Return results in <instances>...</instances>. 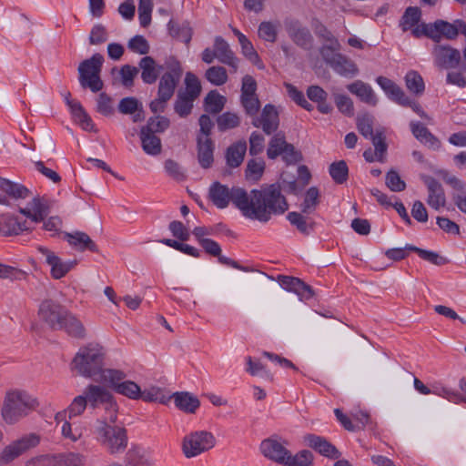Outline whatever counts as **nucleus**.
Masks as SVG:
<instances>
[{
    "instance_id": "nucleus-1",
    "label": "nucleus",
    "mask_w": 466,
    "mask_h": 466,
    "mask_svg": "<svg viewBox=\"0 0 466 466\" xmlns=\"http://www.w3.org/2000/svg\"><path fill=\"white\" fill-rule=\"evenodd\" d=\"M209 198L218 208H225L231 201L241 214L249 219L267 223L272 216L281 215L289 208L280 187L276 184L262 186L247 192L241 187H228L215 182L209 188Z\"/></svg>"
},
{
    "instance_id": "nucleus-2",
    "label": "nucleus",
    "mask_w": 466,
    "mask_h": 466,
    "mask_svg": "<svg viewBox=\"0 0 466 466\" xmlns=\"http://www.w3.org/2000/svg\"><path fill=\"white\" fill-rule=\"evenodd\" d=\"M106 349L99 343L91 342L81 347L71 362L72 370L78 375L96 380L105 367Z\"/></svg>"
},
{
    "instance_id": "nucleus-3",
    "label": "nucleus",
    "mask_w": 466,
    "mask_h": 466,
    "mask_svg": "<svg viewBox=\"0 0 466 466\" xmlns=\"http://www.w3.org/2000/svg\"><path fill=\"white\" fill-rule=\"evenodd\" d=\"M38 405L37 399L25 390H8L2 407V419L6 424L14 425L35 410Z\"/></svg>"
},
{
    "instance_id": "nucleus-4",
    "label": "nucleus",
    "mask_w": 466,
    "mask_h": 466,
    "mask_svg": "<svg viewBox=\"0 0 466 466\" xmlns=\"http://www.w3.org/2000/svg\"><path fill=\"white\" fill-rule=\"evenodd\" d=\"M96 441L110 454L123 453L127 448V431L116 423L106 424L104 420H96L93 427Z\"/></svg>"
},
{
    "instance_id": "nucleus-5",
    "label": "nucleus",
    "mask_w": 466,
    "mask_h": 466,
    "mask_svg": "<svg viewBox=\"0 0 466 466\" xmlns=\"http://www.w3.org/2000/svg\"><path fill=\"white\" fill-rule=\"evenodd\" d=\"M54 202L39 196L34 197L26 208H19V212L32 222H43V228L47 231L58 232L62 228V219L53 216L46 219L50 213Z\"/></svg>"
},
{
    "instance_id": "nucleus-6",
    "label": "nucleus",
    "mask_w": 466,
    "mask_h": 466,
    "mask_svg": "<svg viewBox=\"0 0 466 466\" xmlns=\"http://www.w3.org/2000/svg\"><path fill=\"white\" fill-rule=\"evenodd\" d=\"M466 30V24L462 20H455L449 23L444 20H437L432 24H422L413 29L412 35L416 37L427 35L428 37L440 41L441 36L448 39H454L459 33L463 34Z\"/></svg>"
},
{
    "instance_id": "nucleus-7",
    "label": "nucleus",
    "mask_w": 466,
    "mask_h": 466,
    "mask_svg": "<svg viewBox=\"0 0 466 466\" xmlns=\"http://www.w3.org/2000/svg\"><path fill=\"white\" fill-rule=\"evenodd\" d=\"M103 62V56L95 54L80 63L78 73L82 87L89 88L92 92H98L103 88V81L100 78Z\"/></svg>"
},
{
    "instance_id": "nucleus-8",
    "label": "nucleus",
    "mask_w": 466,
    "mask_h": 466,
    "mask_svg": "<svg viewBox=\"0 0 466 466\" xmlns=\"http://www.w3.org/2000/svg\"><path fill=\"white\" fill-rule=\"evenodd\" d=\"M216 439L211 432L198 431L186 435L182 441V451L187 458L196 457L212 449Z\"/></svg>"
},
{
    "instance_id": "nucleus-9",
    "label": "nucleus",
    "mask_w": 466,
    "mask_h": 466,
    "mask_svg": "<svg viewBox=\"0 0 466 466\" xmlns=\"http://www.w3.org/2000/svg\"><path fill=\"white\" fill-rule=\"evenodd\" d=\"M377 84L381 87L390 99L402 106H409L416 112L420 117L427 118L428 116L421 108L419 103L411 100L404 91L392 80L385 76H379L376 79Z\"/></svg>"
},
{
    "instance_id": "nucleus-10",
    "label": "nucleus",
    "mask_w": 466,
    "mask_h": 466,
    "mask_svg": "<svg viewBox=\"0 0 466 466\" xmlns=\"http://www.w3.org/2000/svg\"><path fill=\"white\" fill-rule=\"evenodd\" d=\"M324 61L339 75L352 77L358 74L356 64L347 56L335 53L330 46H325L320 49Z\"/></svg>"
},
{
    "instance_id": "nucleus-11",
    "label": "nucleus",
    "mask_w": 466,
    "mask_h": 466,
    "mask_svg": "<svg viewBox=\"0 0 466 466\" xmlns=\"http://www.w3.org/2000/svg\"><path fill=\"white\" fill-rule=\"evenodd\" d=\"M68 311L65 307L53 299H45L38 309L39 318L53 329H62L63 321Z\"/></svg>"
},
{
    "instance_id": "nucleus-12",
    "label": "nucleus",
    "mask_w": 466,
    "mask_h": 466,
    "mask_svg": "<svg viewBox=\"0 0 466 466\" xmlns=\"http://www.w3.org/2000/svg\"><path fill=\"white\" fill-rule=\"evenodd\" d=\"M40 443V436L36 433L24 435L13 441L2 451V461L9 462L19 457L28 450Z\"/></svg>"
},
{
    "instance_id": "nucleus-13",
    "label": "nucleus",
    "mask_w": 466,
    "mask_h": 466,
    "mask_svg": "<svg viewBox=\"0 0 466 466\" xmlns=\"http://www.w3.org/2000/svg\"><path fill=\"white\" fill-rule=\"evenodd\" d=\"M289 442L275 437L266 439L260 443V451L267 459L286 466L289 451L287 449Z\"/></svg>"
},
{
    "instance_id": "nucleus-14",
    "label": "nucleus",
    "mask_w": 466,
    "mask_h": 466,
    "mask_svg": "<svg viewBox=\"0 0 466 466\" xmlns=\"http://www.w3.org/2000/svg\"><path fill=\"white\" fill-rule=\"evenodd\" d=\"M435 174L453 188L452 200L455 206L466 214V184L445 169H438Z\"/></svg>"
},
{
    "instance_id": "nucleus-15",
    "label": "nucleus",
    "mask_w": 466,
    "mask_h": 466,
    "mask_svg": "<svg viewBox=\"0 0 466 466\" xmlns=\"http://www.w3.org/2000/svg\"><path fill=\"white\" fill-rule=\"evenodd\" d=\"M30 195L31 191L24 185L2 177V205L10 206L11 201L24 200Z\"/></svg>"
},
{
    "instance_id": "nucleus-16",
    "label": "nucleus",
    "mask_w": 466,
    "mask_h": 466,
    "mask_svg": "<svg viewBox=\"0 0 466 466\" xmlns=\"http://www.w3.org/2000/svg\"><path fill=\"white\" fill-rule=\"evenodd\" d=\"M420 177L428 189L427 204L435 210L444 207L446 198L441 184L428 175H422Z\"/></svg>"
},
{
    "instance_id": "nucleus-17",
    "label": "nucleus",
    "mask_w": 466,
    "mask_h": 466,
    "mask_svg": "<svg viewBox=\"0 0 466 466\" xmlns=\"http://www.w3.org/2000/svg\"><path fill=\"white\" fill-rule=\"evenodd\" d=\"M432 55L436 65L444 68L457 67L461 58L460 51L450 46H435Z\"/></svg>"
},
{
    "instance_id": "nucleus-18",
    "label": "nucleus",
    "mask_w": 466,
    "mask_h": 466,
    "mask_svg": "<svg viewBox=\"0 0 466 466\" xmlns=\"http://www.w3.org/2000/svg\"><path fill=\"white\" fill-rule=\"evenodd\" d=\"M303 440L306 445L325 457L339 459L341 455L339 450L324 437L315 434H306Z\"/></svg>"
},
{
    "instance_id": "nucleus-19",
    "label": "nucleus",
    "mask_w": 466,
    "mask_h": 466,
    "mask_svg": "<svg viewBox=\"0 0 466 466\" xmlns=\"http://www.w3.org/2000/svg\"><path fill=\"white\" fill-rule=\"evenodd\" d=\"M39 251L46 257V261L51 268V274L56 279L63 278L76 264V261H62L46 248L41 247L39 248Z\"/></svg>"
},
{
    "instance_id": "nucleus-20",
    "label": "nucleus",
    "mask_w": 466,
    "mask_h": 466,
    "mask_svg": "<svg viewBox=\"0 0 466 466\" xmlns=\"http://www.w3.org/2000/svg\"><path fill=\"white\" fill-rule=\"evenodd\" d=\"M252 125L261 127L267 135H270L279 127V114L274 106L268 104L264 106L261 116L255 117Z\"/></svg>"
},
{
    "instance_id": "nucleus-21",
    "label": "nucleus",
    "mask_w": 466,
    "mask_h": 466,
    "mask_svg": "<svg viewBox=\"0 0 466 466\" xmlns=\"http://www.w3.org/2000/svg\"><path fill=\"white\" fill-rule=\"evenodd\" d=\"M83 395L87 400L89 408L95 410V415H98L101 405L112 394L102 386L89 384L85 388Z\"/></svg>"
},
{
    "instance_id": "nucleus-22",
    "label": "nucleus",
    "mask_w": 466,
    "mask_h": 466,
    "mask_svg": "<svg viewBox=\"0 0 466 466\" xmlns=\"http://www.w3.org/2000/svg\"><path fill=\"white\" fill-rule=\"evenodd\" d=\"M65 238L70 245V247L77 251H98L96 243L90 238V237L86 233L83 231L76 230L74 232H65Z\"/></svg>"
},
{
    "instance_id": "nucleus-23",
    "label": "nucleus",
    "mask_w": 466,
    "mask_h": 466,
    "mask_svg": "<svg viewBox=\"0 0 466 466\" xmlns=\"http://www.w3.org/2000/svg\"><path fill=\"white\" fill-rule=\"evenodd\" d=\"M214 49L217 59L225 65L231 66L234 71L238 69V59L235 56L229 45L221 37L216 36L214 40Z\"/></svg>"
},
{
    "instance_id": "nucleus-24",
    "label": "nucleus",
    "mask_w": 466,
    "mask_h": 466,
    "mask_svg": "<svg viewBox=\"0 0 466 466\" xmlns=\"http://www.w3.org/2000/svg\"><path fill=\"white\" fill-rule=\"evenodd\" d=\"M169 397L174 399L176 407L186 413L194 414L200 406L198 397L187 391H177Z\"/></svg>"
},
{
    "instance_id": "nucleus-25",
    "label": "nucleus",
    "mask_w": 466,
    "mask_h": 466,
    "mask_svg": "<svg viewBox=\"0 0 466 466\" xmlns=\"http://www.w3.org/2000/svg\"><path fill=\"white\" fill-rule=\"evenodd\" d=\"M288 34L291 40L304 49H309L312 44V35L309 30L298 23H291L287 27Z\"/></svg>"
},
{
    "instance_id": "nucleus-26",
    "label": "nucleus",
    "mask_w": 466,
    "mask_h": 466,
    "mask_svg": "<svg viewBox=\"0 0 466 466\" xmlns=\"http://www.w3.org/2000/svg\"><path fill=\"white\" fill-rule=\"evenodd\" d=\"M198 158L203 168H208L213 163L214 143L210 137H198Z\"/></svg>"
},
{
    "instance_id": "nucleus-27",
    "label": "nucleus",
    "mask_w": 466,
    "mask_h": 466,
    "mask_svg": "<svg viewBox=\"0 0 466 466\" xmlns=\"http://www.w3.org/2000/svg\"><path fill=\"white\" fill-rule=\"evenodd\" d=\"M118 110L125 115H132L135 123L144 120L145 115L142 104L133 96L122 98L118 104Z\"/></svg>"
},
{
    "instance_id": "nucleus-28",
    "label": "nucleus",
    "mask_w": 466,
    "mask_h": 466,
    "mask_svg": "<svg viewBox=\"0 0 466 466\" xmlns=\"http://www.w3.org/2000/svg\"><path fill=\"white\" fill-rule=\"evenodd\" d=\"M348 90L360 98L361 101L375 106L378 98L371 86L360 80H357L347 86Z\"/></svg>"
},
{
    "instance_id": "nucleus-29",
    "label": "nucleus",
    "mask_w": 466,
    "mask_h": 466,
    "mask_svg": "<svg viewBox=\"0 0 466 466\" xmlns=\"http://www.w3.org/2000/svg\"><path fill=\"white\" fill-rule=\"evenodd\" d=\"M126 466H153V461L145 449L135 446L126 454Z\"/></svg>"
},
{
    "instance_id": "nucleus-30",
    "label": "nucleus",
    "mask_w": 466,
    "mask_h": 466,
    "mask_svg": "<svg viewBox=\"0 0 466 466\" xmlns=\"http://www.w3.org/2000/svg\"><path fill=\"white\" fill-rule=\"evenodd\" d=\"M67 106L70 108L71 114L76 122H77L81 127L86 131H93L95 130V125L88 116V114L85 111L81 104L77 101H67Z\"/></svg>"
},
{
    "instance_id": "nucleus-31",
    "label": "nucleus",
    "mask_w": 466,
    "mask_h": 466,
    "mask_svg": "<svg viewBox=\"0 0 466 466\" xmlns=\"http://www.w3.org/2000/svg\"><path fill=\"white\" fill-rule=\"evenodd\" d=\"M118 405L111 395L98 410V415L96 420H104L106 424L116 423L117 420Z\"/></svg>"
},
{
    "instance_id": "nucleus-32",
    "label": "nucleus",
    "mask_w": 466,
    "mask_h": 466,
    "mask_svg": "<svg viewBox=\"0 0 466 466\" xmlns=\"http://www.w3.org/2000/svg\"><path fill=\"white\" fill-rule=\"evenodd\" d=\"M139 67L142 70L141 78L146 84H153L158 76V71L163 68H157L156 61L151 56H145L139 62Z\"/></svg>"
},
{
    "instance_id": "nucleus-33",
    "label": "nucleus",
    "mask_w": 466,
    "mask_h": 466,
    "mask_svg": "<svg viewBox=\"0 0 466 466\" xmlns=\"http://www.w3.org/2000/svg\"><path fill=\"white\" fill-rule=\"evenodd\" d=\"M125 378L126 374L119 370L103 368L95 381L105 383L116 390V386L120 385L125 380Z\"/></svg>"
},
{
    "instance_id": "nucleus-34",
    "label": "nucleus",
    "mask_w": 466,
    "mask_h": 466,
    "mask_svg": "<svg viewBox=\"0 0 466 466\" xmlns=\"http://www.w3.org/2000/svg\"><path fill=\"white\" fill-rule=\"evenodd\" d=\"M86 456L79 452H61L55 454V466H86Z\"/></svg>"
},
{
    "instance_id": "nucleus-35",
    "label": "nucleus",
    "mask_w": 466,
    "mask_h": 466,
    "mask_svg": "<svg viewBox=\"0 0 466 466\" xmlns=\"http://www.w3.org/2000/svg\"><path fill=\"white\" fill-rule=\"evenodd\" d=\"M179 81L180 78L172 76L169 74H163L159 80L157 96L162 100H169L173 96Z\"/></svg>"
},
{
    "instance_id": "nucleus-36",
    "label": "nucleus",
    "mask_w": 466,
    "mask_h": 466,
    "mask_svg": "<svg viewBox=\"0 0 466 466\" xmlns=\"http://www.w3.org/2000/svg\"><path fill=\"white\" fill-rule=\"evenodd\" d=\"M247 151V144L245 141H238L230 146L226 154L227 163L231 167H238L244 159Z\"/></svg>"
},
{
    "instance_id": "nucleus-37",
    "label": "nucleus",
    "mask_w": 466,
    "mask_h": 466,
    "mask_svg": "<svg viewBox=\"0 0 466 466\" xmlns=\"http://www.w3.org/2000/svg\"><path fill=\"white\" fill-rule=\"evenodd\" d=\"M140 139L142 148L147 155L157 156L161 153V140L157 136L141 129Z\"/></svg>"
},
{
    "instance_id": "nucleus-38",
    "label": "nucleus",
    "mask_w": 466,
    "mask_h": 466,
    "mask_svg": "<svg viewBox=\"0 0 466 466\" xmlns=\"http://www.w3.org/2000/svg\"><path fill=\"white\" fill-rule=\"evenodd\" d=\"M287 218L292 226L296 227L304 235H309L314 229L315 222L304 217L301 213L289 212Z\"/></svg>"
},
{
    "instance_id": "nucleus-39",
    "label": "nucleus",
    "mask_w": 466,
    "mask_h": 466,
    "mask_svg": "<svg viewBox=\"0 0 466 466\" xmlns=\"http://www.w3.org/2000/svg\"><path fill=\"white\" fill-rule=\"evenodd\" d=\"M227 102V98L218 91H210L205 97V110L208 113L216 115L222 111Z\"/></svg>"
},
{
    "instance_id": "nucleus-40",
    "label": "nucleus",
    "mask_w": 466,
    "mask_h": 466,
    "mask_svg": "<svg viewBox=\"0 0 466 466\" xmlns=\"http://www.w3.org/2000/svg\"><path fill=\"white\" fill-rule=\"evenodd\" d=\"M62 329H65L70 336L75 338L82 339L86 336V329L82 322L69 312L63 321Z\"/></svg>"
},
{
    "instance_id": "nucleus-41",
    "label": "nucleus",
    "mask_w": 466,
    "mask_h": 466,
    "mask_svg": "<svg viewBox=\"0 0 466 466\" xmlns=\"http://www.w3.org/2000/svg\"><path fill=\"white\" fill-rule=\"evenodd\" d=\"M421 12L420 9L417 6H410L408 7L404 15L401 17L400 26L403 31H408L410 29H414L418 25V23L420 19Z\"/></svg>"
},
{
    "instance_id": "nucleus-42",
    "label": "nucleus",
    "mask_w": 466,
    "mask_h": 466,
    "mask_svg": "<svg viewBox=\"0 0 466 466\" xmlns=\"http://www.w3.org/2000/svg\"><path fill=\"white\" fill-rule=\"evenodd\" d=\"M405 84L407 88L415 95H421L425 88L423 78L414 70H410L406 74Z\"/></svg>"
},
{
    "instance_id": "nucleus-43",
    "label": "nucleus",
    "mask_w": 466,
    "mask_h": 466,
    "mask_svg": "<svg viewBox=\"0 0 466 466\" xmlns=\"http://www.w3.org/2000/svg\"><path fill=\"white\" fill-rule=\"evenodd\" d=\"M140 399L147 402H159L167 404L170 400V397L165 395L162 389L158 387H150L141 390Z\"/></svg>"
},
{
    "instance_id": "nucleus-44",
    "label": "nucleus",
    "mask_w": 466,
    "mask_h": 466,
    "mask_svg": "<svg viewBox=\"0 0 466 466\" xmlns=\"http://www.w3.org/2000/svg\"><path fill=\"white\" fill-rule=\"evenodd\" d=\"M319 203V192L316 187H309L301 204V211L306 214L312 213Z\"/></svg>"
},
{
    "instance_id": "nucleus-45",
    "label": "nucleus",
    "mask_w": 466,
    "mask_h": 466,
    "mask_svg": "<svg viewBox=\"0 0 466 466\" xmlns=\"http://www.w3.org/2000/svg\"><path fill=\"white\" fill-rule=\"evenodd\" d=\"M205 77L208 82L217 86H222L228 81L227 70L219 66L209 67L205 73Z\"/></svg>"
},
{
    "instance_id": "nucleus-46",
    "label": "nucleus",
    "mask_w": 466,
    "mask_h": 466,
    "mask_svg": "<svg viewBox=\"0 0 466 466\" xmlns=\"http://www.w3.org/2000/svg\"><path fill=\"white\" fill-rule=\"evenodd\" d=\"M29 228L26 225V221H19L16 218H6L5 219V225L2 226V235L12 236L17 235L22 231L27 230Z\"/></svg>"
},
{
    "instance_id": "nucleus-47",
    "label": "nucleus",
    "mask_w": 466,
    "mask_h": 466,
    "mask_svg": "<svg viewBox=\"0 0 466 466\" xmlns=\"http://www.w3.org/2000/svg\"><path fill=\"white\" fill-rule=\"evenodd\" d=\"M169 119L163 116H157L155 117H150L147 121V124L144 126L141 129L156 135V133H162L169 127Z\"/></svg>"
},
{
    "instance_id": "nucleus-48",
    "label": "nucleus",
    "mask_w": 466,
    "mask_h": 466,
    "mask_svg": "<svg viewBox=\"0 0 466 466\" xmlns=\"http://www.w3.org/2000/svg\"><path fill=\"white\" fill-rule=\"evenodd\" d=\"M406 248H408L409 251L416 252L422 259L437 266L443 265L447 261L446 258L434 251L422 249L409 244L406 245Z\"/></svg>"
},
{
    "instance_id": "nucleus-49",
    "label": "nucleus",
    "mask_w": 466,
    "mask_h": 466,
    "mask_svg": "<svg viewBox=\"0 0 466 466\" xmlns=\"http://www.w3.org/2000/svg\"><path fill=\"white\" fill-rule=\"evenodd\" d=\"M312 463V452L308 450H302L295 455H292L291 452H289L286 466H311Z\"/></svg>"
},
{
    "instance_id": "nucleus-50",
    "label": "nucleus",
    "mask_w": 466,
    "mask_h": 466,
    "mask_svg": "<svg viewBox=\"0 0 466 466\" xmlns=\"http://www.w3.org/2000/svg\"><path fill=\"white\" fill-rule=\"evenodd\" d=\"M115 391L131 400H138L141 395L140 387L132 380H124L120 385L116 386Z\"/></svg>"
},
{
    "instance_id": "nucleus-51",
    "label": "nucleus",
    "mask_w": 466,
    "mask_h": 466,
    "mask_svg": "<svg viewBox=\"0 0 466 466\" xmlns=\"http://www.w3.org/2000/svg\"><path fill=\"white\" fill-rule=\"evenodd\" d=\"M265 162L262 159H250L246 168L248 180L258 181L263 175Z\"/></svg>"
},
{
    "instance_id": "nucleus-52",
    "label": "nucleus",
    "mask_w": 466,
    "mask_h": 466,
    "mask_svg": "<svg viewBox=\"0 0 466 466\" xmlns=\"http://www.w3.org/2000/svg\"><path fill=\"white\" fill-rule=\"evenodd\" d=\"M348 166L345 161L334 162L329 166V175L332 179L339 184H342L348 178Z\"/></svg>"
},
{
    "instance_id": "nucleus-53",
    "label": "nucleus",
    "mask_w": 466,
    "mask_h": 466,
    "mask_svg": "<svg viewBox=\"0 0 466 466\" xmlns=\"http://www.w3.org/2000/svg\"><path fill=\"white\" fill-rule=\"evenodd\" d=\"M194 100L195 98L179 92L175 103V111L182 117L187 116L192 110Z\"/></svg>"
},
{
    "instance_id": "nucleus-54",
    "label": "nucleus",
    "mask_w": 466,
    "mask_h": 466,
    "mask_svg": "<svg viewBox=\"0 0 466 466\" xmlns=\"http://www.w3.org/2000/svg\"><path fill=\"white\" fill-rule=\"evenodd\" d=\"M185 85L186 89L181 92L182 94L189 96L195 99L200 95L201 85L198 78L193 73L187 72L186 74Z\"/></svg>"
},
{
    "instance_id": "nucleus-55",
    "label": "nucleus",
    "mask_w": 466,
    "mask_h": 466,
    "mask_svg": "<svg viewBox=\"0 0 466 466\" xmlns=\"http://www.w3.org/2000/svg\"><path fill=\"white\" fill-rule=\"evenodd\" d=\"M286 140L283 136L280 134L275 135L268 145V148L267 150L268 157L270 159H274L277 157L282 155L283 150H285Z\"/></svg>"
},
{
    "instance_id": "nucleus-56",
    "label": "nucleus",
    "mask_w": 466,
    "mask_h": 466,
    "mask_svg": "<svg viewBox=\"0 0 466 466\" xmlns=\"http://www.w3.org/2000/svg\"><path fill=\"white\" fill-rule=\"evenodd\" d=\"M240 123L238 116L235 113L226 112L220 115L217 119L218 127L220 131L231 129L238 127Z\"/></svg>"
},
{
    "instance_id": "nucleus-57",
    "label": "nucleus",
    "mask_w": 466,
    "mask_h": 466,
    "mask_svg": "<svg viewBox=\"0 0 466 466\" xmlns=\"http://www.w3.org/2000/svg\"><path fill=\"white\" fill-rule=\"evenodd\" d=\"M248 368L247 371L252 376H259L269 380H273L272 374L259 361H254L251 357L246 359Z\"/></svg>"
},
{
    "instance_id": "nucleus-58",
    "label": "nucleus",
    "mask_w": 466,
    "mask_h": 466,
    "mask_svg": "<svg viewBox=\"0 0 466 466\" xmlns=\"http://www.w3.org/2000/svg\"><path fill=\"white\" fill-rule=\"evenodd\" d=\"M277 27L278 25L272 22H261L258 25V36L268 42H275L277 39Z\"/></svg>"
},
{
    "instance_id": "nucleus-59",
    "label": "nucleus",
    "mask_w": 466,
    "mask_h": 466,
    "mask_svg": "<svg viewBox=\"0 0 466 466\" xmlns=\"http://www.w3.org/2000/svg\"><path fill=\"white\" fill-rule=\"evenodd\" d=\"M385 183L386 186L393 192H400L406 188V183L395 170H390L386 174Z\"/></svg>"
},
{
    "instance_id": "nucleus-60",
    "label": "nucleus",
    "mask_w": 466,
    "mask_h": 466,
    "mask_svg": "<svg viewBox=\"0 0 466 466\" xmlns=\"http://www.w3.org/2000/svg\"><path fill=\"white\" fill-rule=\"evenodd\" d=\"M357 127L365 138H370L375 135L373 133V118L369 115L357 117Z\"/></svg>"
},
{
    "instance_id": "nucleus-61",
    "label": "nucleus",
    "mask_w": 466,
    "mask_h": 466,
    "mask_svg": "<svg viewBox=\"0 0 466 466\" xmlns=\"http://www.w3.org/2000/svg\"><path fill=\"white\" fill-rule=\"evenodd\" d=\"M87 405V400H86L83 393L75 397L67 408L69 419L83 414Z\"/></svg>"
},
{
    "instance_id": "nucleus-62",
    "label": "nucleus",
    "mask_w": 466,
    "mask_h": 466,
    "mask_svg": "<svg viewBox=\"0 0 466 466\" xmlns=\"http://www.w3.org/2000/svg\"><path fill=\"white\" fill-rule=\"evenodd\" d=\"M164 168L169 177L177 181H182L186 178L185 170L173 159H167L164 163Z\"/></svg>"
},
{
    "instance_id": "nucleus-63",
    "label": "nucleus",
    "mask_w": 466,
    "mask_h": 466,
    "mask_svg": "<svg viewBox=\"0 0 466 466\" xmlns=\"http://www.w3.org/2000/svg\"><path fill=\"white\" fill-rule=\"evenodd\" d=\"M127 47L134 53L146 55L149 52V45L147 39L142 35H135L128 43Z\"/></svg>"
},
{
    "instance_id": "nucleus-64",
    "label": "nucleus",
    "mask_w": 466,
    "mask_h": 466,
    "mask_svg": "<svg viewBox=\"0 0 466 466\" xmlns=\"http://www.w3.org/2000/svg\"><path fill=\"white\" fill-rule=\"evenodd\" d=\"M240 101H241V105L244 107L247 115H248L250 116H257V114L260 108V102H259L257 95L241 96Z\"/></svg>"
}]
</instances>
